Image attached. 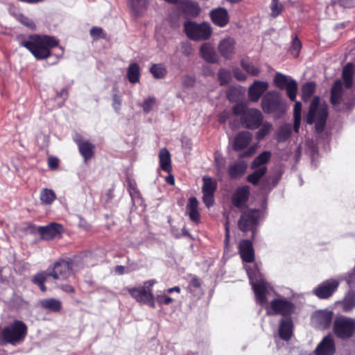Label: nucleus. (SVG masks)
Here are the masks:
<instances>
[{"label": "nucleus", "instance_id": "f257e3e1", "mask_svg": "<svg viewBox=\"0 0 355 355\" xmlns=\"http://www.w3.org/2000/svg\"><path fill=\"white\" fill-rule=\"evenodd\" d=\"M245 270L255 295L256 302L261 306H266L268 314L270 313V309L273 313L284 316L291 313L294 306L285 298L273 299L270 303V306H268V301L273 298L276 293L272 286L263 279L257 264H254L252 268L246 266Z\"/></svg>", "mask_w": 355, "mask_h": 355}, {"label": "nucleus", "instance_id": "f03ea898", "mask_svg": "<svg viewBox=\"0 0 355 355\" xmlns=\"http://www.w3.org/2000/svg\"><path fill=\"white\" fill-rule=\"evenodd\" d=\"M59 44V40L46 35L34 34L26 40L21 42V45L27 49L37 60H44L51 56V50Z\"/></svg>", "mask_w": 355, "mask_h": 355}, {"label": "nucleus", "instance_id": "7ed1b4c3", "mask_svg": "<svg viewBox=\"0 0 355 355\" xmlns=\"http://www.w3.org/2000/svg\"><path fill=\"white\" fill-rule=\"evenodd\" d=\"M71 273V267L70 263L65 260H59L57 261L49 273L40 272L37 274L33 278V282L37 284L42 291H46L44 284L49 283L51 278L54 279H66Z\"/></svg>", "mask_w": 355, "mask_h": 355}, {"label": "nucleus", "instance_id": "20e7f679", "mask_svg": "<svg viewBox=\"0 0 355 355\" xmlns=\"http://www.w3.org/2000/svg\"><path fill=\"white\" fill-rule=\"evenodd\" d=\"M327 116V105L325 103H321L319 97H314L306 117L307 123H315L316 131L320 132L325 125Z\"/></svg>", "mask_w": 355, "mask_h": 355}, {"label": "nucleus", "instance_id": "39448f33", "mask_svg": "<svg viewBox=\"0 0 355 355\" xmlns=\"http://www.w3.org/2000/svg\"><path fill=\"white\" fill-rule=\"evenodd\" d=\"M261 107L264 112L274 114L277 117L282 116L288 109L286 101L276 91H270L263 96Z\"/></svg>", "mask_w": 355, "mask_h": 355}, {"label": "nucleus", "instance_id": "423d86ee", "mask_svg": "<svg viewBox=\"0 0 355 355\" xmlns=\"http://www.w3.org/2000/svg\"><path fill=\"white\" fill-rule=\"evenodd\" d=\"M26 334V325L21 321L15 320L3 329L1 338L5 343L15 345L22 343Z\"/></svg>", "mask_w": 355, "mask_h": 355}, {"label": "nucleus", "instance_id": "0eeeda50", "mask_svg": "<svg viewBox=\"0 0 355 355\" xmlns=\"http://www.w3.org/2000/svg\"><path fill=\"white\" fill-rule=\"evenodd\" d=\"M155 284V281L150 279L146 281L143 286L135 288H128V291L137 302L155 308V297L151 289Z\"/></svg>", "mask_w": 355, "mask_h": 355}, {"label": "nucleus", "instance_id": "6e6552de", "mask_svg": "<svg viewBox=\"0 0 355 355\" xmlns=\"http://www.w3.org/2000/svg\"><path fill=\"white\" fill-rule=\"evenodd\" d=\"M184 28L187 37L193 40H207L212 33L211 26L207 23L187 21Z\"/></svg>", "mask_w": 355, "mask_h": 355}, {"label": "nucleus", "instance_id": "1a4fd4ad", "mask_svg": "<svg viewBox=\"0 0 355 355\" xmlns=\"http://www.w3.org/2000/svg\"><path fill=\"white\" fill-rule=\"evenodd\" d=\"M275 85L281 89H286L291 101H295L297 92V83L291 77L277 73L274 78Z\"/></svg>", "mask_w": 355, "mask_h": 355}, {"label": "nucleus", "instance_id": "9d476101", "mask_svg": "<svg viewBox=\"0 0 355 355\" xmlns=\"http://www.w3.org/2000/svg\"><path fill=\"white\" fill-rule=\"evenodd\" d=\"M355 331V322L350 318L340 317L334 322L335 334L340 338H345L352 336Z\"/></svg>", "mask_w": 355, "mask_h": 355}, {"label": "nucleus", "instance_id": "9b49d317", "mask_svg": "<svg viewBox=\"0 0 355 355\" xmlns=\"http://www.w3.org/2000/svg\"><path fill=\"white\" fill-rule=\"evenodd\" d=\"M259 211L249 209L243 213L239 221V227L243 232L252 230L257 223Z\"/></svg>", "mask_w": 355, "mask_h": 355}, {"label": "nucleus", "instance_id": "f8f14e48", "mask_svg": "<svg viewBox=\"0 0 355 355\" xmlns=\"http://www.w3.org/2000/svg\"><path fill=\"white\" fill-rule=\"evenodd\" d=\"M202 181L203 202L209 208L214 202V194L217 188V182L214 179L208 176L203 177Z\"/></svg>", "mask_w": 355, "mask_h": 355}, {"label": "nucleus", "instance_id": "ddd939ff", "mask_svg": "<svg viewBox=\"0 0 355 355\" xmlns=\"http://www.w3.org/2000/svg\"><path fill=\"white\" fill-rule=\"evenodd\" d=\"M263 120L261 112L257 109H247L242 117L245 128L254 130L259 127Z\"/></svg>", "mask_w": 355, "mask_h": 355}, {"label": "nucleus", "instance_id": "4468645a", "mask_svg": "<svg viewBox=\"0 0 355 355\" xmlns=\"http://www.w3.org/2000/svg\"><path fill=\"white\" fill-rule=\"evenodd\" d=\"M63 231L62 226L57 223H51L48 225L37 227V232L40 233L42 239L44 240H51L60 236Z\"/></svg>", "mask_w": 355, "mask_h": 355}, {"label": "nucleus", "instance_id": "2eb2a0df", "mask_svg": "<svg viewBox=\"0 0 355 355\" xmlns=\"http://www.w3.org/2000/svg\"><path fill=\"white\" fill-rule=\"evenodd\" d=\"M339 285L338 281L336 279H328L320 284L314 289L313 293L318 297L325 299L332 295Z\"/></svg>", "mask_w": 355, "mask_h": 355}, {"label": "nucleus", "instance_id": "dca6fc26", "mask_svg": "<svg viewBox=\"0 0 355 355\" xmlns=\"http://www.w3.org/2000/svg\"><path fill=\"white\" fill-rule=\"evenodd\" d=\"M333 319V312L330 310L315 311L312 316L313 323L319 329L329 327Z\"/></svg>", "mask_w": 355, "mask_h": 355}, {"label": "nucleus", "instance_id": "f3484780", "mask_svg": "<svg viewBox=\"0 0 355 355\" xmlns=\"http://www.w3.org/2000/svg\"><path fill=\"white\" fill-rule=\"evenodd\" d=\"M234 40L232 37H227L222 40L218 44V49L222 57L227 60H231L235 53Z\"/></svg>", "mask_w": 355, "mask_h": 355}, {"label": "nucleus", "instance_id": "a211bd4d", "mask_svg": "<svg viewBox=\"0 0 355 355\" xmlns=\"http://www.w3.org/2000/svg\"><path fill=\"white\" fill-rule=\"evenodd\" d=\"M250 196V188L248 186H242L238 187L232 196V203L238 208H243Z\"/></svg>", "mask_w": 355, "mask_h": 355}, {"label": "nucleus", "instance_id": "6ab92c4d", "mask_svg": "<svg viewBox=\"0 0 355 355\" xmlns=\"http://www.w3.org/2000/svg\"><path fill=\"white\" fill-rule=\"evenodd\" d=\"M315 352L316 355H334L335 352V345L331 336L324 337L316 347Z\"/></svg>", "mask_w": 355, "mask_h": 355}, {"label": "nucleus", "instance_id": "aec40b11", "mask_svg": "<svg viewBox=\"0 0 355 355\" xmlns=\"http://www.w3.org/2000/svg\"><path fill=\"white\" fill-rule=\"evenodd\" d=\"M212 21L218 26L224 27L229 22V15L226 9L218 8L210 12Z\"/></svg>", "mask_w": 355, "mask_h": 355}, {"label": "nucleus", "instance_id": "412c9836", "mask_svg": "<svg viewBox=\"0 0 355 355\" xmlns=\"http://www.w3.org/2000/svg\"><path fill=\"white\" fill-rule=\"evenodd\" d=\"M268 87V84L266 82L256 80L249 88L248 94L250 100L257 101Z\"/></svg>", "mask_w": 355, "mask_h": 355}, {"label": "nucleus", "instance_id": "4be33fe9", "mask_svg": "<svg viewBox=\"0 0 355 355\" xmlns=\"http://www.w3.org/2000/svg\"><path fill=\"white\" fill-rule=\"evenodd\" d=\"M239 252L243 261L251 263L254 261V254L252 243L248 240H243L239 245Z\"/></svg>", "mask_w": 355, "mask_h": 355}, {"label": "nucleus", "instance_id": "5701e85b", "mask_svg": "<svg viewBox=\"0 0 355 355\" xmlns=\"http://www.w3.org/2000/svg\"><path fill=\"white\" fill-rule=\"evenodd\" d=\"M252 139V135L250 132L244 131L238 134L234 140L233 148L235 150H241L247 147Z\"/></svg>", "mask_w": 355, "mask_h": 355}, {"label": "nucleus", "instance_id": "b1692460", "mask_svg": "<svg viewBox=\"0 0 355 355\" xmlns=\"http://www.w3.org/2000/svg\"><path fill=\"white\" fill-rule=\"evenodd\" d=\"M75 141L78 146L80 153L83 157L85 162L91 159L94 155V146L88 141L78 138H75Z\"/></svg>", "mask_w": 355, "mask_h": 355}, {"label": "nucleus", "instance_id": "393cba45", "mask_svg": "<svg viewBox=\"0 0 355 355\" xmlns=\"http://www.w3.org/2000/svg\"><path fill=\"white\" fill-rule=\"evenodd\" d=\"M200 52L202 58L208 62L216 63L219 60L214 47L209 43L203 44L200 47Z\"/></svg>", "mask_w": 355, "mask_h": 355}, {"label": "nucleus", "instance_id": "a878e982", "mask_svg": "<svg viewBox=\"0 0 355 355\" xmlns=\"http://www.w3.org/2000/svg\"><path fill=\"white\" fill-rule=\"evenodd\" d=\"M293 321L291 318L286 317L279 323V334L281 338L288 340L293 334Z\"/></svg>", "mask_w": 355, "mask_h": 355}, {"label": "nucleus", "instance_id": "bb28decb", "mask_svg": "<svg viewBox=\"0 0 355 355\" xmlns=\"http://www.w3.org/2000/svg\"><path fill=\"white\" fill-rule=\"evenodd\" d=\"M247 168L244 162H234L229 165L227 173L231 179H238L243 176Z\"/></svg>", "mask_w": 355, "mask_h": 355}, {"label": "nucleus", "instance_id": "cd10ccee", "mask_svg": "<svg viewBox=\"0 0 355 355\" xmlns=\"http://www.w3.org/2000/svg\"><path fill=\"white\" fill-rule=\"evenodd\" d=\"M159 159L161 168L167 173H170L172 170L171 158V154L166 148H163L160 149Z\"/></svg>", "mask_w": 355, "mask_h": 355}, {"label": "nucleus", "instance_id": "c85d7f7f", "mask_svg": "<svg viewBox=\"0 0 355 355\" xmlns=\"http://www.w3.org/2000/svg\"><path fill=\"white\" fill-rule=\"evenodd\" d=\"M180 8L188 15L196 17L200 11L198 4L189 0H182L180 2Z\"/></svg>", "mask_w": 355, "mask_h": 355}, {"label": "nucleus", "instance_id": "c756f323", "mask_svg": "<svg viewBox=\"0 0 355 355\" xmlns=\"http://www.w3.org/2000/svg\"><path fill=\"white\" fill-rule=\"evenodd\" d=\"M198 202L195 197H191L189 200V203L187 205V211L190 218L195 222L200 220V214L198 212Z\"/></svg>", "mask_w": 355, "mask_h": 355}, {"label": "nucleus", "instance_id": "7c9ffc66", "mask_svg": "<svg viewBox=\"0 0 355 355\" xmlns=\"http://www.w3.org/2000/svg\"><path fill=\"white\" fill-rule=\"evenodd\" d=\"M343 94V84L340 80H336L331 89V102L334 106H336L340 102Z\"/></svg>", "mask_w": 355, "mask_h": 355}, {"label": "nucleus", "instance_id": "2f4dec72", "mask_svg": "<svg viewBox=\"0 0 355 355\" xmlns=\"http://www.w3.org/2000/svg\"><path fill=\"white\" fill-rule=\"evenodd\" d=\"M127 77L128 80L132 83H137L140 78V69L137 63H131L127 71Z\"/></svg>", "mask_w": 355, "mask_h": 355}, {"label": "nucleus", "instance_id": "473e14b6", "mask_svg": "<svg viewBox=\"0 0 355 355\" xmlns=\"http://www.w3.org/2000/svg\"><path fill=\"white\" fill-rule=\"evenodd\" d=\"M226 162L225 158L218 153L214 155V166L216 170V175L219 178H222L225 168Z\"/></svg>", "mask_w": 355, "mask_h": 355}, {"label": "nucleus", "instance_id": "72a5a7b5", "mask_svg": "<svg viewBox=\"0 0 355 355\" xmlns=\"http://www.w3.org/2000/svg\"><path fill=\"white\" fill-rule=\"evenodd\" d=\"M354 76V65L352 63H347L343 70V78L344 80L346 88H349L352 85V78Z\"/></svg>", "mask_w": 355, "mask_h": 355}, {"label": "nucleus", "instance_id": "f704fd0d", "mask_svg": "<svg viewBox=\"0 0 355 355\" xmlns=\"http://www.w3.org/2000/svg\"><path fill=\"white\" fill-rule=\"evenodd\" d=\"M41 305L42 307L55 312L59 311L62 308L60 301L54 298H48L42 300Z\"/></svg>", "mask_w": 355, "mask_h": 355}, {"label": "nucleus", "instance_id": "c9c22d12", "mask_svg": "<svg viewBox=\"0 0 355 355\" xmlns=\"http://www.w3.org/2000/svg\"><path fill=\"white\" fill-rule=\"evenodd\" d=\"M56 196L54 191L49 189H43L40 192V200L42 204L51 205L55 200Z\"/></svg>", "mask_w": 355, "mask_h": 355}, {"label": "nucleus", "instance_id": "e433bc0d", "mask_svg": "<svg viewBox=\"0 0 355 355\" xmlns=\"http://www.w3.org/2000/svg\"><path fill=\"white\" fill-rule=\"evenodd\" d=\"M271 153L269 151H264L254 159L252 164V168H259L261 166H266L265 164L270 158Z\"/></svg>", "mask_w": 355, "mask_h": 355}, {"label": "nucleus", "instance_id": "4c0bfd02", "mask_svg": "<svg viewBox=\"0 0 355 355\" xmlns=\"http://www.w3.org/2000/svg\"><path fill=\"white\" fill-rule=\"evenodd\" d=\"M292 128L290 124L281 126L278 130L277 139L279 142L286 141L291 136Z\"/></svg>", "mask_w": 355, "mask_h": 355}, {"label": "nucleus", "instance_id": "58836bf2", "mask_svg": "<svg viewBox=\"0 0 355 355\" xmlns=\"http://www.w3.org/2000/svg\"><path fill=\"white\" fill-rule=\"evenodd\" d=\"M150 71L153 77L157 79L164 78L167 73L166 67L162 64H153L150 69Z\"/></svg>", "mask_w": 355, "mask_h": 355}, {"label": "nucleus", "instance_id": "ea45409f", "mask_svg": "<svg viewBox=\"0 0 355 355\" xmlns=\"http://www.w3.org/2000/svg\"><path fill=\"white\" fill-rule=\"evenodd\" d=\"M342 304L345 311H349L355 306V292L349 291L343 300Z\"/></svg>", "mask_w": 355, "mask_h": 355}, {"label": "nucleus", "instance_id": "a19ab883", "mask_svg": "<svg viewBox=\"0 0 355 355\" xmlns=\"http://www.w3.org/2000/svg\"><path fill=\"white\" fill-rule=\"evenodd\" d=\"M315 90V84L313 82L307 83L302 86V99L308 101Z\"/></svg>", "mask_w": 355, "mask_h": 355}, {"label": "nucleus", "instance_id": "79ce46f5", "mask_svg": "<svg viewBox=\"0 0 355 355\" xmlns=\"http://www.w3.org/2000/svg\"><path fill=\"white\" fill-rule=\"evenodd\" d=\"M266 166H261L257 168L254 173L248 175V181L256 184L266 172Z\"/></svg>", "mask_w": 355, "mask_h": 355}, {"label": "nucleus", "instance_id": "37998d69", "mask_svg": "<svg viewBox=\"0 0 355 355\" xmlns=\"http://www.w3.org/2000/svg\"><path fill=\"white\" fill-rule=\"evenodd\" d=\"M157 103V98L154 96H148L141 104V107L144 113L148 114L151 112Z\"/></svg>", "mask_w": 355, "mask_h": 355}, {"label": "nucleus", "instance_id": "c03bdc74", "mask_svg": "<svg viewBox=\"0 0 355 355\" xmlns=\"http://www.w3.org/2000/svg\"><path fill=\"white\" fill-rule=\"evenodd\" d=\"M241 66L243 69L246 71V72L252 76H257L260 72L259 69L254 66L253 64L250 61L242 60Z\"/></svg>", "mask_w": 355, "mask_h": 355}, {"label": "nucleus", "instance_id": "a18cd8bd", "mask_svg": "<svg viewBox=\"0 0 355 355\" xmlns=\"http://www.w3.org/2000/svg\"><path fill=\"white\" fill-rule=\"evenodd\" d=\"M218 76L220 85L228 84L232 78L230 71L224 69L219 70Z\"/></svg>", "mask_w": 355, "mask_h": 355}, {"label": "nucleus", "instance_id": "49530a36", "mask_svg": "<svg viewBox=\"0 0 355 355\" xmlns=\"http://www.w3.org/2000/svg\"><path fill=\"white\" fill-rule=\"evenodd\" d=\"M300 49L301 42L297 37H295L293 40L292 45L290 48V52L295 58H297L299 55Z\"/></svg>", "mask_w": 355, "mask_h": 355}, {"label": "nucleus", "instance_id": "de8ad7c7", "mask_svg": "<svg viewBox=\"0 0 355 355\" xmlns=\"http://www.w3.org/2000/svg\"><path fill=\"white\" fill-rule=\"evenodd\" d=\"M272 128V125L270 123H265L263 127L257 132V138L260 140L267 135Z\"/></svg>", "mask_w": 355, "mask_h": 355}, {"label": "nucleus", "instance_id": "09e8293b", "mask_svg": "<svg viewBox=\"0 0 355 355\" xmlns=\"http://www.w3.org/2000/svg\"><path fill=\"white\" fill-rule=\"evenodd\" d=\"M270 7L271 15L274 17L278 16L282 10V6L278 3V0H272Z\"/></svg>", "mask_w": 355, "mask_h": 355}, {"label": "nucleus", "instance_id": "8fccbe9b", "mask_svg": "<svg viewBox=\"0 0 355 355\" xmlns=\"http://www.w3.org/2000/svg\"><path fill=\"white\" fill-rule=\"evenodd\" d=\"M122 98L121 96L115 94L112 96V106L114 111L119 113L121 110Z\"/></svg>", "mask_w": 355, "mask_h": 355}, {"label": "nucleus", "instance_id": "3c124183", "mask_svg": "<svg viewBox=\"0 0 355 355\" xmlns=\"http://www.w3.org/2000/svg\"><path fill=\"white\" fill-rule=\"evenodd\" d=\"M146 5V0H130V6L135 12L144 8Z\"/></svg>", "mask_w": 355, "mask_h": 355}, {"label": "nucleus", "instance_id": "603ef678", "mask_svg": "<svg viewBox=\"0 0 355 355\" xmlns=\"http://www.w3.org/2000/svg\"><path fill=\"white\" fill-rule=\"evenodd\" d=\"M156 301L159 304H169L173 300L165 294H160L156 297Z\"/></svg>", "mask_w": 355, "mask_h": 355}, {"label": "nucleus", "instance_id": "864d4df0", "mask_svg": "<svg viewBox=\"0 0 355 355\" xmlns=\"http://www.w3.org/2000/svg\"><path fill=\"white\" fill-rule=\"evenodd\" d=\"M294 119H301L302 103L299 101L295 102L294 105Z\"/></svg>", "mask_w": 355, "mask_h": 355}, {"label": "nucleus", "instance_id": "5fc2aeb1", "mask_svg": "<svg viewBox=\"0 0 355 355\" xmlns=\"http://www.w3.org/2000/svg\"><path fill=\"white\" fill-rule=\"evenodd\" d=\"M21 21L23 24L30 28L31 29L35 28V24H34L33 21L32 19H28V17H21Z\"/></svg>", "mask_w": 355, "mask_h": 355}, {"label": "nucleus", "instance_id": "6e6d98bb", "mask_svg": "<svg viewBox=\"0 0 355 355\" xmlns=\"http://www.w3.org/2000/svg\"><path fill=\"white\" fill-rule=\"evenodd\" d=\"M59 165V160L56 157H49L48 159V166L51 169H55Z\"/></svg>", "mask_w": 355, "mask_h": 355}, {"label": "nucleus", "instance_id": "4d7b16f0", "mask_svg": "<svg viewBox=\"0 0 355 355\" xmlns=\"http://www.w3.org/2000/svg\"><path fill=\"white\" fill-rule=\"evenodd\" d=\"M195 80L191 76H184L182 78V85L186 87H191L193 85Z\"/></svg>", "mask_w": 355, "mask_h": 355}, {"label": "nucleus", "instance_id": "13d9d810", "mask_svg": "<svg viewBox=\"0 0 355 355\" xmlns=\"http://www.w3.org/2000/svg\"><path fill=\"white\" fill-rule=\"evenodd\" d=\"M90 34L92 37H104L103 35H102L103 29L101 28H98V27H93L90 30Z\"/></svg>", "mask_w": 355, "mask_h": 355}, {"label": "nucleus", "instance_id": "bf43d9fd", "mask_svg": "<svg viewBox=\"0 0 355 355\" xmlns=\"http://www.w3.org/2000/svg\"><path fill=\"white\" fill-rule=\"evenodd\" d=\"M234 74L238 80L242 81L246 79V76L243 72H241L239 69H235L234 70Z\"/></svg>", "mask_w": 355, "mask_h": 355}, {"label": "nucleus", "instance_id": "052dcab7", "mask_svg": "<svg viewBox=\"0 0 355 355\" xmlns=\"http://www.w3.org/2000/svg\"><path fill=\"white\" fill-rule=\"evenodd\" d=\"M257 146H250L245 152L240 155V157L250 156L256 151Z\"/></svg>", "mask_w": 355, "mask_h": 355}, {"label": "nucleus", "instance_id": "680f3d73", "mask_svg": "<svg viewBox=\"0 0 355 355\" xmlns=\"http://www.w3.org/2000/svg\"><path fill=\"white\" fill-rule=\"evenodd\" d=\"M247 109L245 108V107L243 105L237 104L234 107V112L236 114H241L243 113V115L244 114L245 111H246Z\"/></svg>", "mask_w": 355, "mask_h": 355}, {"label": "nucleus", "instance_id": "e2e57ef3", "mask_svg": "<svg viewBox=\"0 0 355 355\" xmlns=\"http://www.w3.org/2000/svg\"><path fill=\"white\" fill-rule=\"evenodd\" d=\"M340 3L345 7H351L354 4V0H338Z\"/></svg>", "mask_w": 355, "mask_h": 355}, {"label": "nucleus", "instance_id": "0e129e2a", "mask_svg": "<svg viewBox=\"0 0 355 355\" xmlns=\"http://www.w3.org/2000/svg\"><path fill=\"white\" fill-rule=\"evenodd\" d=\"M301 119H294V130L295 132L299 131Z\"/></svg>", "mask_w": 355, "mask_h": 355}, {"label": "nucleus", "instance_id": "69168bd1", "mask_svg": "<svg viewBox=\"0 0 355 355\" xmlns=\"http://www.w3.org/2000/svg\"><path fill=\"white\" fill-rule=\"evenodd\" d=\"M62 289L67 292V293H72L73 292V288L70 285H64L62 287Z\"/></svg>", "mask_w": 355, "mask_h": 355}, {"label": "nucleus", "instance_id": "338daca9", "mask_svg": "<svg viewBox=\"0 0 355 355\" xmlns=\"http://www.w3.org/2000/svg\"><path fill=\"white\" fill-rule=\"evenodd\" d=\"M166 181L171 185H173L175 184V179L172 175H170L168 177H166Z\"/></svg>", "mask_w": 355, "mask_h": 355}, {"label": "nucleus", "instance_id": "774afa93", "mask_svg": "<svg viewBox=\"0 0 355 355\" xmlns=\"http://www.w3.org/2000/svg\"><path fill=\"white\" fill-rule=\"evenodd\" d=\"M166 292L168 293H171L173 292H177V293H180V287L178 286H175V287H173V288H168Z\"/></svg>", "mask_w": 355, "mask_h": 355}]
</instances>
